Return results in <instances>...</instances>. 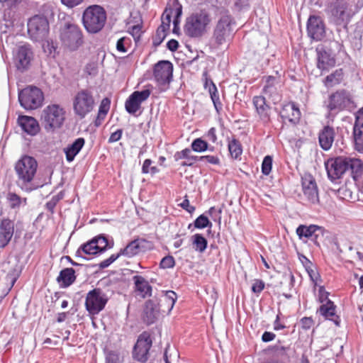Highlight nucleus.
Returning a JSON list of instances; mask_svg holds the SVG:
<instances>
[{
    "mask_svg": "<svg viewBox=\"0 0 363 363\" xmlns=\"http://www.w3.org/2000/svg\"><path fill=\"white\" fill-rule=\"evenodd\" d=\"M328 177L332 182L348 174L357 182L363 174V163L359 159L337 157L325 162Z\"/></svg>",
    "mask_w": 363,
    "mask_h": 363,
    "instance_id": "obj_1",
    "label": "nucleus"
},
{
    "mask_svg": "<svg viewBox=\"0 0 363 363\" xmlns=\"http://www.w3.org/2000/svg\"><path fill=\"white\" fill-rule=\"evenodd\" d=\"M218 21L213 33V38L218 45H221L231 40L235 33L236 21L230 11L219 9L217 13Z\"/></svg>",
    "mask_w": 363,
    "mask_h": 363,
    "instance_id": "obj_2",
    "label": "nucleus"
},
{
    "mask_svg": "<svg viewBox=\"0 0 363 363\" xmlns=\"http://www.w3.org/2000/svg\"><path fill=\"white\" fill-rule=\"evenodd\" d=\"M99 95L94 87L81 89L76 92L72 99L74 114L79 118H84L91 113L98 102Z\"/></svg>",
    "mask_w": 363,
    "mask_h": 363,
    "instance_id": "obj_3",
    "label": "nucleus"
},
{
    "mask_svg": "<svg viewBox=\"0 0 363 363\" xmlns=\"http://www.w3.org/2000/svg\"><path fill=\"white\" fill-rule=\"evenodd\" d=\"M38 169L36 160L28 155L23 156L15 165V171L18 177V185L25 191H31L28 186L33 181Z\"/></svg>",
    "mask_w": 363,
    "mask_h": 363,
    "instance_id": "obj_4",
    "label": "nucleus"
},
{
    "mask_svg": "<svg viewBox=\"0 0 363 363\" xmlns=\"http://www.w3.org/2000/svg\"><path fill=\"white\" fill-rule=\"evenodd\" d=\"M106 18V12L102 6L91 5L84 11L82 23L88 33L94 34L103 29Z\"/></svg>",
    "mask_w": 363,
    "mask_h": 363,
    "instance_id": "obj_5",
    "label": "nucleus"
},
{
    "mask_svg": "<svg viewBox=\"0 0 363 363\" xmlns=\"http://www.w3.org/2000/svg\"><path fill=\"white\" fill-rule=\"evenodd\" d=\"M211 22L209 13L206 10L193 13L186 18L184 30L191 38H199L206 32Z\"/></svg>",
    "mask_w": 363,
    "mask_h": 363,
    "instance_id": "obj_6",
    "label": "nucleus"
},
{
    "mask_svg": "<svg viewBox=\"0 0 363 363\" xmlns=\"http://www.w3.org/2000/svg\"><path fill=\"white\" fill-rule=\"evenodd\" d=\"M325 6L326 14L337 25H347L352 16L349 4L345 0H326Z\"/></svg>",
    "mask_w": 363,
    "mask_h": 363,
    "instance_id": "obj_7",
    "label": "nucleus"
},
{
    "mask_svg": "<svg viewBox=\"0 0 363 363\" xmlns=\"http://www.w3.org/2000/svg\"><path fill=\"white\" fill-rule=\"evenodd\" d=\"M65 120V111L58 104L46 106L41 115V121L47 130H53L60 128Z\"/></svg>",
    "mask_w": 363,
    "mask_h": 363,
    "instance_id": "obj_8",
    "label": "nucleus"
},
{
    "mask_svg": "<svg viewBox=\"0 0 363 363\" xmlns=\"http://www.w3.org/2000/svg\"><path fill=\"white\" fill-rule=\"evenodd\" d=\"M44 100L43 91L36 86H29L18 92V101L26 110H34L40 107Z\"/></svg>",
    "mask_w": 363,
    "mask_h": 363,
    "instance_id": "obj_9",
    "label": "nucleus"
},
{
    "mask_svg": "<svg viewBox=\"0 0 363 363\" xmlns=\"http://www.w3.org/2000/svg\"><path fill=\"white\" fill-rule=\"evenodd\" d=\"M60 38L62 44L71 50H77L83 43L80 28L72 23H66L61 28Z\"/></svg>",
    "mask_w": 363,
    "mask_h": 363,
    "instance_id": "obj_10",
    "label": "nucleus"
},
{
    "mask_svg": "<svg viewBox=\"0 0 363 363\" xmlns=\"http://www.w3.org/2000/svg\"><path fill=\"white\" fill-rule=\"evenodd\" d=\"M319 144L321 148L325 151L329 150L334 141L337 146L344 144L343 130L340 128H334L330 125H325L319 132L318 134Z\"/></svg>",
    "mask_w": 363,
    "mask_h": 363,
    "instance_id": "obj_11",
    "label": "nucleus"
},
{
    "mask_svg": "<svg viewBox=\"0 0 363 363\" xmlns=\"http://www.w3.org/2000/svg\"><path fill=\"white\" fill-rule=\"evenodd\" d=\"M106 294L99 288L89 291L85 299L86 310L90 315L99 314L108 302Z\"/></svg>",
    "mask_w": 363,
    "mask_h": 363,
    "instance_id": "obj_12",
    "label": "nucleus"
},
{
    "mask_svg": "<svg viewBox=\"0 0 363 363\" xmlns=\"http://www.w3.org/2000/svg\"><path fill=\"white\" fill-rule=\"evenodd\" d=\"M49 30V23L46 17L36 15L28 22V33L30 38L38 41L44 39Z\"/></svg>",
    "mask_w": 363,
    "mask_h": 363,
    "instance_id": "obj_13",
    "label": "nucleus"
},
{
    "mask_svg": "<svg viewBox=\"0 0 363 363\" xmlns=\"http://www.w3.org/2000/svg\"><path fill=\"white\" fill-rule=\"evenodd\" d=\"M152 340L147 332L142 333L138 337L133 350L134 359L145 363L149 358V351L152 347Z\"/></svg>",
    "mask_w": 363,
    "mask_h": 363,
    "instance_id": "obj_14",
    "label": "nucleus"
},
{
    "mask_svg": "<svg viewBox=\"0 0 363 363\" xmlns=\"http://www.w3.org/2000/svg\"><path fill=\"white\" fill-rule=\"evenodd\" d=\"M351 104H352V101L350 93L342 89L329 96L327 108L331 112H340L350 108Z\"/></svg>",
    "mask_w": 363,
    "mask_h": 363,
    "instance_id": "obj_15",
    "label": "nucleus"
},
{
    "mask_svg": "<svg viewBox=\"0 0 363 363\" xmlns=\"http://www.w3.org/2000/svg\"><path fill=\"white\" fill-rule=\"evenodd\" d=\"M301 186L303 196L311 204L319 203L318 189L314 177L306 173L301 177Z\"/></svg>",
    "mask_w": 363,
    "mask_h": 363,
    "instance_id": "obj_16",
    "label": "nucleus"
},
{
    "mask_svg": "<svg viewBox=\"0 0 363 363\" xmlns=\"http://www.w3.org/2000/svg\"><path fill=\"white\" fill-rule=\"evenodd\" d=\"M173 76V65L168 60H160L153 68V77L159 85L169 84Z\"/></svg>",
    "mask_w": 363,
    "mask_h": 363,
    "instance_id": "obj_17",
    "label": "nucleus"
},
{
    "mask_svg": "<svg viewBox=\"0 0 363 363\" xmlns=\"http://www.w3.org/2000/svg\"><path fill=\"white\" fill-rule=\"evenodd\" d=\"M306 30L308 36L315 41H320L325 37V24L320 16H310L307 21Z\"/></svg>",
    "mask_w": 363,
    "mask_h": 363,
    "instance_id": "obj_18",
    "label": "nucleus"
},
{
    "mask_svg": "<svg viewBox=\"0 0 363 363\" xmlns=\"http://www.w3.org/2000/svg\"><path fill=\"white\" fill-rule=\"evenodd\" d=\"M150 94L151 91L148 89L133 92L125 102V111L130 114L135 115L141 108V104L149 98Z\"/></svg>",
    "mask_w": 363,
    "mask_h": 363,
    "instance_id": "obj_19",
    "label": "nucleus"
},
{
    "mask_svg": "<svg viewBox=\"0 0 363 363\" xmlns=\"http://www.w3.org/2000/svg\"><path fill=\"white\" fill-rule=\"evenodd\" d=\"M33 58V52L29 45H21L14 55L13 62L16 69L20 72L26 70Z\"/></svg>",
    "mask_w": 363,
    "mask_h": 363,
    "instance_id": "obj_20",
    "label": "nucleus"
},
{
    "mask_svg": "<svg viewBox=\"0 0 363 363\" xmlns=\"http://www.w3.org/2000/svg\"><path fill=\"white\" fill-rule=\"evenodd\" d=\"M252 104L259 120L264 124L270 121L269 105L267 104L266 99L263 96H255L252 99Z\"/></svg>",
    "mask_w": 363,
    "mask_h": 363,
    "instance_id": "obj_21",
    "label": "nucleus"
},
{
    "mask_svg": "<svg viewBox=\"0 0 363 363\" xmlns=\"http://www.w3.org/2000/svg\"><path fill=\"white\" fill-rule=\"evenodd\" d=\"M317 67L321 71L328 70L335 65L336 60L334 55L323 47L317 48Z\"/></svg>",
    "mask_w": 363,
    "mask_h": 363,
    "instance_id": "obj_22",
    "label": "nucleus"
},
{
    "mask_svg": "<svg viewBox=\"0 0 363 363\" xmlns=\"http://www.w3.org/2000/svg\"><path fill=\"white\" fill-rule=\"evenodd\" d=\"M14 233V222L3 218L0 222V248H4L11 241Z\"/></svg>",
    "mask_w": 363,
    "mask_h": 363,
    "instance_id": "obj_23",
    "label": "nucleus"
},
{
    "mask_svg": "<svg viewBox=\"0 0 363 363\" xmlns=\"http://www.w3.org/2000/svg\"><path fill=\"white\" fill-rule=\"evenodd\" d=\"M279 114L283 120H288L294 125L298 123L301 118V111L298 106L294 102L284 105Z\"/></svg>",
    "mask_w": 363,
    "mask_h": 363,
    "instance_id": "obj_24",
    "label": "nucleus"
},
{
    "mask_svg": "<svg viewBox=\"0 0 363 363\" xmlns=\"http://www.w3.org/2000/svg\"><path fill=\"white\" fill-rule=\"evenodd\" d=\"M18 123L22 130L28 135H35L40 131L38 122L33 117L20 116L18 118Z\"/></svg>",
    "mask_w": 363,
    "mask_h": 363,
    "instance_id": "obj_25",
    "label": "nucleus"
},
{
    "mask_svg": "<svg viewBox=\"0 0 363 363\" xmlns=\"http://www.w3.org/2000/svg\"><path fill=\"white\" fill-rule=\"evenodd\" d=\"M160 308L152 300L146 301L143 311V320L147 325L154 323L158 318Z\"/></svg>",
    "mask_w": 363,
    "mask_h": 363,
    "instance_id": "obj_26",
    "label": "nucleus"
},
{
    "mask_svg": "<svg viewBox=\"0 0 363 363\" xmlns=\"http://www.w3.org/2000/svg\"><path fill=\"white\" fill-rule=\"evenodd\" d=\"M355 148L359 152L363 151V113L356 116L353 128Z\"/></svg>",
    "mask_w": 363,
    "mask_h": 363,
    "instance_id": "obj_27",
    "label": "nucleus"
},
{
    "mask_svg": "<svg viewBox=\"0 0 363 363\" xmlns=\"http://www.w3.org/2000/svg\"><path fill=\"white\" fill-rule=\"evenodd\" d=\"M318 311L325 319L332 320L335 325L338 326L340 325V319L335 314V306L333 301H328L327 303L322 304Z\"/></svg>",
    "mask_w": 363,
    "mask_h": 363,
    "instance_id": "obj_28",
    "label": "nucleus"
},
{
    "mask_svg": "<svg viewBox=\"0 0 363 363\" xmlns=\"http://www.w3.org/2000/svg\"><path fill=\"white\" fill-rule=\"evenodd\" d=\"M84 138H78L72 143L68 145L64 149L66 160L68 162H71L74 160L75 157L79 154L82 147L84 146Z\"/></svg>",
    "mask_w": 363,
    "mask_h": 363,
    "instance_id": "obj_29",
    "label": "nucleus"
},
{
    "mask_svg": "<svg viewBox=\"0 0 363 363\" xmlns=\"http://www.w3.org/2000/svg\"><path fill=\"white\" fill-rule=\"evenodd\" d=\"M75 270L73 268H65L60 272L57 277L60 288H67L76 280Z\"/></svg>",
    "mask_w": 363,
    "mask_h": 363,
    "instance_id": "obj_30",
    "label": "nucleus"
},
{
    "mask_svg": "<svg viewBox=\"0 0 363 363\" xmlns=\"http://www.w3.org/2000/svg\"><path fill=\"white\" fill-rule=\"evenodd\" d=\"M96 240L92 238L91 240L86 242L80 245L75 253V256L81 257L84 259H89L84 255H99L100 252L98 250L99 245H96Z\"/></svg>",
    "mask_w": 363,
    "mask_h": 363,
    "instance_id": "obj_31",
    "label": "nucleus"
},
{
    "mask_svg": "<svg viewBox=\"0 0 363 363\" xmlns=\"http://www.w3.org/2000/svg\"><path fill=\"white\" fill-rule=\"evenodd\" d=\"M133 280L134 281L135 291H138L143 298L152 296V286L143 277L135 275L133 277Z\"/></svg>",
    "mask_w": 363,
    "mask_h": 363,
    "instance_id": "obj_32",
    "label": "nucleus"
},
{
    "mask_svg": "<svg viewBox=\"0 0 363 363\" xmlns=\"http://www.w3.org/2000/svg\"><path fill=\"white\" fill-rule=\"evenodd\" d=\"M323 231L324 230L322 227L316 225H310L308 226L305 225H300L296 228V234L300 239L302 238L309 239L311 237H313L315 233H316V232H320L321 234H323Z\"/></svg>",
    "mask_w": 363,
    "mask_h": 363,
    "instance_id": "obj_33",
    "label": "nucleus"
},
{
    "mask_svg": "<svg viewBox=\"0 0 363 363\" xmlns=\"http://www.w3.org/2000/svg\"><path fill=\"white\" fill-rule=\"evenodd\" d=\"M343 75L342 69H337L335 70L333 73L325 78L323 81L324 85L329 88L339 84L343 79Z\"/></svg>",
    "mask_w": 363,
    "mask_h": 363,
    "instance_id": "obj_34",
    "label": "nucleus"
},
{
    "mask_svg": "<svg viewBox=\"0 0 363 363\" xmlns=\"http://www.w3.org/2000/svg\"><path fill=\"white\" fill-rule=\"evenodd\" d=\"M207 90L210 94L216 111L217 113H219L222 110L223 104L220 100L218 89L213 82H210L209 87L207 88Z\"/></svg>",
    "mask_w": 363,
    "mask_h": 363,
    "instance_id": "obj_35",
    "label": "nucleus"
},
{
    "mask_svg": "<svg viewBox=\"0 0 363 363\" xmlns=\"http://www.w3.org/2000/svg\"><path fill=\"white\" fill-rule=\"evenodd\" d=\"M191 240L195 251L203 253L206 250L208 241L201 234H194L191 236Z\"/></svg>",
    "mask_w": 363,
    "mask_h": 363,
    "instance_id": "obj_36",
    "label": "nucleus"
},
{
    "mask_svg": "<svg viewBox=\"0 0 363 363\" xmlns=\"http://www.w3.org/2000/svg\"><path fill=\"white\" fill-rule=\"evenodd\" d=\"M138 240L135 239L129 242L125 247L121 249L120 255L125 256L127 257H133L140 252V245H138Z\"/></svg>",
    "mask_w": 363,
    "mask_h": 363,
    "instance_id": "obj_37",
    "label": "nucleus"
},
{
    "mask_svg": "<svg viewBox=\"0 0 363 363\" xmlns=\"http://www.w3.org/2000/svg\"><path fill=\"white\" fill-rule=\"evenodd\" d=\"M179 6H182V5L178 2V0H174L172 3V6L165 9L162 15V21L166 23V24H170L172 17H175V10L178 9Z\"/></svg>",
    "mask_w": 363,
    "mask_h": 363,
    "instance_id": "obj_38",
    "label": "nucleus"
},
{
    "mask_svg": "<svg viewBox=\"0 0 363 363\" xmlns=\"http://www.w3.org/2000/svg\"><path fill=\"white\" fill-rule=\"evenodd\" d=\"M174 157L176 161L185 159L186 160L194 163L195 162L198 161V157H199V156L192 155L191 150L189 148H185L182 151L177 152L174 154Z\"/></svg>",
    "mask_w": 363,
    "mask_h": 363,
    "instance_id": "obj_39",
    "label": "nucleus"
},
{
    "mask_svg": "<svg viewBox=\"0 0 363 363\" xmlns=\"http://www.w3.org/2000/svg\"><path fill=\"white\" fill-rule=\"evenodd\" d=\"M228 150L233 158L238 159L242 152L240 143L236 139H233L228 143Z\"/></svg>",
    "mask_w": 363,
    "mask_h": 363,
    "instance_id": "obj_40",
    "label": "nucleus"
},
{
    "mask_svg": "<svg viewBox=\"0 0 363 363\" xmlns=\"http://www.w3.org/2000/svg\"><path fill=\"white\" fill-rule=\"evenodd\" d=\"M96 240V245H99L98 250L100 254L104 252L107 249H110L113 247V242L109 243L107 238L103 235H100L93 238Z\"/></svg>",
    "mask_w": 363,
    "mask_h": 363,
    "instance_id": "obj_41",
    "label": "nucleus"
},
{
    "mask_svg": "<svg viewBox=\"0 0 363 363\" xmlns=\"http://www.w3.org/2000/svg\"><path fill=\"white\" fill-rule=\"evenodd\" d=\"M191 147L193 151L197 152H202L207 150L213 151L214 149L213 147L208 148V145L207 142L202 140L201 138H196L195 140H194L193 142L191 143Z\"/></svg>",
    "mask_w": 363,
    "mask_h": 363,
    "instance_id": "obj_42",
    "label": "nucleus"
},
{
    "mask_svg": "<svg viewBox=\"0 0 363 363\" xmlns=\"http://www.w3.org/2000/svg\"><path fill=\"white\" fill-rule=\"evenodd\" d=\"M194 225L196 228L198 229L208 228V233L211 232V229L213 226L212 223L204 214H201L198 218H196V220L194 222Z\"/></svg>",
    "mask_w": 363,
    "mask_h": 363,
    "instance_id": "obj_43",
    "label": "nucleus"
},
{
    "mask_svg": "<svg viewBox=\"0 0 363 363\" xmlns=\"http://www.w3.org/2000/svg\"><path fill=\"white\" fill-rule=\"evenodd\" d=\"M289 350V347H284L276 345L274 346V356L272 358H279V359H284L285 362H289V356L287 351Z\"/></svg>",
    "mask_w": 363,
    "mask_h": 363,
    "instance_id": "obj_44",
    "label": "nucleus"
},
{
    "mask_svg": "<svg viewBox=\"0 0 363 363\" xmlns=\"http://www.w3.org/2000/svg\"><path fill=\"white\" fill-rule=\"evenodd\" d=\"M164 293V301L167 304L168 306V311H170L177 299V294L173 291H162Z\"/></svg>",
    "mask_w": 363,
    "mask_h": 363,
    "instance_id": "obj_45",
    "label": "nucleus"
},
{
    "mask_svg": "<svg viewBox=\"0 0 363 363\" xmlns=\"http://www.w3.org/2000/svg\"><path fill=\"white\" fill-rule=\"evenodd\" d=\"M7 199L11 208H18L21 206L22 201H24L25 203L26 202V199H23L16 194L11 192L8 194Z\"/></svg>",
    "mask_w": 363,
    "mask_h": 363,
    "instance_id": "obj_46",
    "label": "nucleus"
},
{
    "mask_svg": "<svg viewBox=\"0 0 363 363\" xmlns=\"http://www.w3.org/2000/svg\"><path fill=\"white\" fill-rule=\"evenodd\" d=\"M63 199L62 192L58 193L57 195L53 196L51 199L46 203V208L50 212L53 213L54 209L57 205V203Z\"/></svg>",
    "mask_w": 363,
    "mask_h": 363,
    "instance_id": "obj_47",
    "label": "nucleus"
},
{
    "mask_svg": "<svg viewBox=\"0 0 363 363\" xmlns=\"http://www.w3.org/2000/svg\"><path fill=\"white\" fill-rule=\"evenodd\" d=\"M272 156L267 155L264 157L262 163V172L264 175H269L272 171Z\"/></svg>",
    "mask_w": 363,
    "mask_h": 363,
    "instance_id": "obj_48",
    "label": "nucleus"
},
{
    "mask_svg": "<svg viewBox=\"0 0 363 363\" xmlns=\"http://www.w3.org/2000/svg\"><path fill=\"white\" fill-rule=\"evenodd\" d=\"M110 108V101L108 99H104L99 106L98 113H99V118L104 119L106 114L108 112Z\"/></svg>",
    "mask_w": 363,
    "mask_h": 363,
    "instance_id": "obj_49",
    "label": "nucleus"
},
{
    "mask_svg": "<svg viewBox=\"0 0 363 363\" xmlns=\"http://www.w3.org/2000/svg\"><path fill=\"white\" fill-rule=\"evenodd\" d=\"M175 265L174 258L171 255H167L163 257L160 263V267L162 269L173 268Z\"/></svg>",
    "mask_w": 363,
    "mask_h": 363,
    "instance_id": "obj_50",
    "label": "nucleus"
},
{
    "mask_svg": "<svg viewBox=\"0 0 363 363\" xmlns=\"http://www.w3.org/2000/svg\"><path fill=\"white\" fill-rule=\"evenodd\" d=\"M198 161L216 165L219 164L220 162V159L215 155L199 156V157H198Z\"/></svg>",
    "mask_w": 363,
    "mask_h": 363,
    "instance_id": "obj_51",
    "label": "nucleus"
},
{
    "mask_svg": "<svg viewBox=\"0 0 363 363\" xmlns=\"http://www.w3.org/2000/svg\"><path fill=\"white\" fill-rule=\"evenodd\" d=\"M119 252L117 254L111 255L108 259H106L99 264V267L101 269H105L109 267L113 262H115L119 257Z\"/></svg>",
    "mask_w": 363,
    "mask_h": 363,
    "instance_id": "obj_52",
    "label": "nucleus"
},
{
    "mask_svg": "<svg viewBox=\"0 0 363 363\" xmlns=\"http://www.w3.org/2000/svg\"><path fill=\"white\" fill-rule=\"evenodd\" d=\"M182 14V6H179L178 9H177L175 10V17H174V19L173 20V25H174L173 33H178V31L179 30L178 25L179 23L180 17H181Z\"/></svg>",
    "mask_w": 363,
    "mask_h": 363,
    "instance_id": "obj_53",
    "label": "nucleus"
},
{
    "mask_svg": "<svg viewBox=\"0 0 363 363\" xmlns=\"http://www.w3.org/2000/svg\"><path fill=\"white\" fill-rule=\"evenodd\" d=\"M138 245H140V252L150 250L153 248V244L152 242L147 240L143 238H138Z\"/></svg>",
    "mask_w": 363,
    "mask_h": 363,
    "instance_id": "obj_54",
    "label": "nucleus"
},
{
    "mask_svg": "<svg viewBox=\"0 0 363 363\" xmlns=\"http://www.w3.org/2000/svg\"><path fill=\"white\" fill-rule=\"evenodd\" d=\"M130 40L128 38L123 37L118 40L116 43V49L121 52H126L125 45L129 43Z\"/></svg>",
    "mask_w": 363,
    "mask_h": 363,
    "instance_id": "obj_55",
    "label": "nucleus"
},
{
    "mask_svg": "<svg viewBox=\"0 0 363 363\" xmlns=\"http://www.w3.org/2000/svg\"><path fill=\"white\" fill-rule=\"evenodd\" d=\"M214 221L218 220L220 222L222 210L220 208L217 210L215 206L211 207L207 212Z\"/></svg>",
    "mask_w": 363,
    "mask_h": 363,
    "instance_id": "obj_56",
    "label": "nucleus"
},
{
    "mask_svg": "<svg viewBox=\"0 0 363 363\" xmlns=\"http://www.w3.org/2000/svg\"><path fill=\"white\" fill-rule=\"evenodd\" d=\"M329 293L325 291L324 286H320L318 289V300L323 304L330 301L328 298Z\"/></svg>",
    "mask_w": 363,
    "mask_h": 363,
    "instance_id": "obj_57",
    "label": "nucleus"
},
{
    "mask_svg": "<svg viewBox=\"0 0 363 363\" xmlns=\"http://www.w3.org/2000/svg\"><path fill=\"white\" fill-rule=\"evenodd\" d=\"M264 288V283L260 279H256L252 286V291L255 294H260Z\"/></svg>",
    "mask_w": 363,
    "mask_h": 363,
    "instance_id": "obj_58",
    "label": "nucleus"
},
{
    "mask_svg": "<svg viewBox=\"0 0 363 363\" xmlns=\"http://www.w3.org/2000/svg\"><path fill=\"white\" fill-rule=\"evenodd\" d=\"M183 209L189 212V213H192L195 211L196 208L193 206H191L189 203V201L186 196L183 201L179 205Z\"/></svg>",
    "mask_w": 363,
    "mask_h": 363,
    "instance_id": "obj_59",
    "label": "nucleus"
},
{
    "mask_svg": "<svg viewBox=\"0 0 363 363\" xmlns=\"http://www.w3.org/2000/svg\"><path fill=\"white\" fill-rule=\"evenodd\" d=\"M106 363H119V357L115 352H108L106 357Z\"/></svg>",
    "mask_w": 363,
    "mask_h": 363,
    "instance_id": "obj_60",
    "label": "nucleus"
},
{
    "mask_svg": "<svg viewBox=\"0 0 363 363\" xmlns=\"http://www.w3.org/2000/svg\"><path fill=\"white\" fill-rule=\"evenodd\" d=\"M301 327L303 330H309L313 325V320L311 317H304L301 319Z\"/></svg>",
    "mask_w": 363,
    "mask_h": 363,
    "instance_id": "obj_61",
    "label": "nucleus"
},
{
    "mask_svg": "<svg viewBox=\"0 0 363 363\" xmlns=\"http://www.w3.org/2000/svg\"><path fill=\"white\" fill-rule=\"evenodd\" d=\"M122 134H123L122 129H118L114 133H112L108 138V143H113L118 141L121 138Z\"/></svg>",
    "mask_w": 363,
    "mask_h": 363,
    "instance_id": "obj_62",
    "label": "nucleus"
},
{
    "mask_svg": "<svg viewBox=\"0 0 363 363\" xmlns=\"http://www.w3.org/2000/svg\"><path fill=\"white\" fill-rule=\"evenodd\" d=\"M166 36H167L166 32H163V31L157 29L156 31L155 38L154 40V44L155 45H160L164 40V39L166 38Z\"/></svg>",
    "mask_w": 363,
    "mask_h": 363,
    "instance_id": "obj_63",
    "label": "nucleus"
},
{
    "mask_svg": "<svg viewBox=\"0 0 363 363\" xmlns=\"http://www.w3.org/2000/svg\"><path fill=\"white\" fill-rule=\"evenodd\" d=\"M84 0H61L62 4L68 8H74L81 4Z\"/></svg>",
    "mask_w": 363,
    "mask_h": 363,
    "instance_id": "obj_64",
    "label": "nucleus"
}]
</instances>
